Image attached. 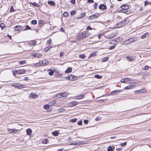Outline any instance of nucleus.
I'll return each instance as SVG.
<instances>
[{
	"mask_svg": "<svg viewBox=\"0 0 151 151\" xmlns=\"http://www.w3.org/2000/svg\"><path fill=\"white\" fill-rule=\"evenodd\" d=\"M116 35L114 32H107L104 34V36L107 38L111 39L114 37Z\"/></svg>",
	"mask_w": 151,
	"mask_h": 151,
	"instance_id": "1",
	"label": "nucleus"
},
{
	"mask_svg": "<svg viewBox=\"0 0 151 151\" xmlns=\"http://www.w3.org/2000/svg\"><path fill=\"white\" fill-rule=\"evenodd\" d=\"M127 19H125L124 20L118 22L116 24H115V27L116 28H118L121 27L122 26L124 25L125 24H126L127 23L126 22H127Z\"/></svg>",
	"mask_w": 151,
	"mask_h": 151,
	"instance_id": "2",
	"label": "nucleus"
},
{
	"mask_svg": "<svg viewBox=\"0 0 151 151\" xmlns=\"http://www.w3.org/2000/svg\"><path fill=\"white\" fill-rule=\"evenodd\" d=\"M12 85L14 87L18 88H24L26 87L25 86L17 83H12Z\"/></svg>",
	"mask_w": 151,
	"mask_h": 151,
	"instance_id": "3",
	"label": "nucleus"
},
{
	"mask_svg": "<svg viewBox=\"0 0 151 151\" xmlns=\"http://www.w3.org/2000/svg\"><path fill=\"white\" fill-rule=\"evenodd\" d=\"M90 35V34L87 32H84L82 33V35H81L80 38L82 39H84L88 37Z\"/></svg>",
	"mask_w": 151,
	"mask_h": 151,
	"instance_id": "4",
	"label": "nucleus"
},
{
	"mask_svg": "<svg viewBox=\"0 0 151 151\" xmlns=\"http://www.w3.org/2000/svg\"><path fill=\"white\" fill-rule=\"evenodd\" d=\"M78 104V102L76 101H71L68 103V107H72Z\"/></svg>",
	"mask_w": 151,
	"mask_h": 151,
	"instance_id": "5",
	"label": "nucleus"
},
{
	"mask_svg": "<svg viewBox=\"0 0 151 151\" xmlns=\"http://www.w3.org/2000/svg\"><path fill=\"white\" fill-rule=\"evenodd\" d=\"M15 73L18 74H22L26 73V70L24 69H19L18 70H14Z\"/></svg>",
	"mask_w": 151,
	"mask_h": 151,
	"instance_id": "6",
	"label": "nucleus"
},
{
	"mask_svg": "<svg viewBox=\"0 0 151 151\" xmlns=\"http://www.w3.org/2000/svg\"><path fill=\"white\" fill-rule=\"evenodd\" d=\"M132 81V79L129 78H126L124 79H122L121 80V82L122 83H127L129 81Z\"/></svg>",
	"mask_w": 151,
	"mask_h": 151,
	"instance_id": "7",
	"label": "nucleus"
},
{
	"mask_svg": "<svg viewBox=\"0 0 151 151\" xmlns=\"http://www.w3.org/2000/svg\"><path fill=\"white\" fill-rule=\"evenodd\" d=\"M99 16V14H94L89 17H88V19H93L94 18H98Z\"/></svg>",
	"mask_w": 151,
	"mask_h": 151,
	"instance_id": "8",
	"label": "nucleus"
},
{
	"mask_svg": "<svg viewBox=\"0 0 151 151\" xmlns=\"http://www.w3.org/2000/svg\"><path fill=\"white\" fill-rule=\"evenodd\" d=\"M32 55L34 57L40 58L42 56V55L41 53H33Z\"/></svg>",
	"mask_w": 151,
	"mask_h": 151,
	"instance_id": "9",
	"label": "nucleus"
},
{
	"mask_svg": "<svg viewBox=\"0 0 151 151\" xmlns=\"http://www.w3.org/2000/svg\"><path fill=\"white\" fill-rule=\"evenodd\" d=\"M129 41V43L130 44L132 42L137 40V39L136 37H133L128 39Z\"/></svg>",
	"mask_w": 151,
	"mask_h": 151,
	"instance_id": "10",
	"label": "nucleus"
},
{
	"mask_svg": "<svg viewBox=\"0 0 151 151\" xmlns=\"http://www.w3.org/2000/svg\"><path fill=\"white\" fill-rule=\"evenodd\" d=\"M42 66L47 65L48 62L46 60H44L40 61Z\"/></svg>",
	"mask_w": 151,
	"mask_h": 151,
	"instance_id": "11",
	"label": "nucleus"
},
{
	"mask_svg": "<svg viewBox=\"0 0 151 151\" xmlns=\"http://www.w3.org/2000/svg\"><path fill=\"white\" fill-rule=\"evenodd\" d=\"M84 94H79L76 97V99H82L84 96Z\"/></svg>",
	"mask_w": 151,
	"mask_h": 151,
	"instance_id": "12",
	"label": "nucleus"
},
{
	"mask_svg": "<svg viewBox=\"0 0 151 151\" xmlns=\"http://www.w3.org/2000/svg\"><path fill=\"white\" fill-rule=\"evenodd\" d=\"M99 8L100 9H106V5L101 4L99 6Z\"/></svg>",
	"mask_w": 151,
	"mask_h": 151,
	"instance_id": "13",
	"label": "nucleus"
},
{
	"mask_svg": "<svg viewBox=\"0 0 151 151\" xmlns=\"http://www.w3.org/2000/svg\"><path fill=\"white\" fill-rule=\"evenodd\" d=\"M22 27L21 26H16L14 27V29L16 31H19L21 30Z\"/></svg>",
	"mask_w": 151,
	"mask_h": 151,
	"instance_id": "14",
	"label": "nucleus"
},
{
	"mask_svg": "<svg viewBox=\"0 0 151 151\" xmlns=\"http://www.w3.org/2000/svg\"><path fill=\"white\" fill-rule=\"evenodd\" d=\"M48 3L51 6H55V2L53 1H48Z\"/></svg>",
	"mask_w": 151,
	"mask_h": 151,
	"instance_id": "15",
	"label": "nucleus"
},
{
	"mask_svg": "<svg viewBox=\"0 0 151 151\" xmlns=\"http://www.w3.org/2000/svg\"><path fill=\"white\" fill-rule=\"evenodd\" d=\"M17 130L13 129H8V131L9 132L12 133H15Z\"/></svg>",
	"mask_w": 151,
	"mask_h": 151,
	"instance_id": "16",
	"label": "nucleus"
},
{
	"mask_svg": "<svg viewBox=\"0 0 151 151\" xmlns=\"http://www.w3.org/2000/svg\"><path fill=\"white\" fill-rule=\"evenodd\" d=\"M120 92V90H116L114 91H112L111 93L112 95H116V93H119Z\"/></svg>",
	"mask_w": 151,
	"mask_h": 151,
	"instance_id": "17",
	"label": "nucleus"
},
{
	"mask_svg": "<svg viewBox=\"0 0 151 151\" xmlns=\"http://www.w3.org/2000/svg\"><path fill=\"white\" fill-rule=\"evenodd\" d=\"M75 76L73 75H71L69 76L68 79L72 81L75 79Z\"/></svg>",
	"mask_w": 151,
	"mask_h": 151,
	"instance_id": "18",
	"label": "nucleus"
},
{
	"mask_svg": "<svg viewBox=\"0 0 151 151\" xmlns=\"http://www.w3.org/2000/svg\"><path fill=\"white\" fill-rule=\"evenodd\" d=\"M36 42L35 41H33L29 43L30 46H33L35 45Z\"/></svg>",
	"mask_w": 151,
	"mask_h": 151,
	"instance_id": "19",
	"label": "nucleus"
},
{
	"mask_svg": "<svg viewBox=\"0 0 151 151\" xmlns=\"http://www.w3.org/2000/svg\"><path fill=\"white\" fill-rule=\"evenodd\" d=\"M26 132L27 134L28 135H30L32 132V130L30 129H28L26 130Z\"/></svg>",
	"mask_w": 151,
	"mask_h": 151,
	"instance_id": "20",
	"label": "nucleus"
},
{
	"mask_svg": "<svg viewBox=\"0 0 151 151\" xmlns=\"http://www.w3.org/2000/svg\"><path fill=\"white\" fill-rule=\"evenodd\" d=\"M114 147V146H112V147L111 146H109L107 148L108 151H113Z\"/></svg>",
	"mask_w": 151,
	"mask_h": 151,
	"instance_id": "21",
	"label": "nucleus"
},
{
	"mask_svg": "<svg viewBox=\"0 0 151 151\" xmlns=\"http://www.w3.org/2000/svg\"><path fill=\"white\" fill-rule=\"evenodd\" d=\"M127 59L130 61H132L134 60V58L133 57L127 56Z\"/></svg>",
	"mask_w": 151,
	"mask_h": 151,
	"instance_id": "22",
	"label": "nucleus"
},
{
	"mask_svg": "<svg viewBox=\"0 0 151 151\" xmlns=\"http://www.w3.org/2000/svg\"><path fill=\"white\" fill-rule=\"evenodd\" d=\"M61 93L62 98L64 97H66L68 95V93L66 92L63 93Z\"/></svg>",
	"mask_w": 151,
	"mask_h": 151,
	"instance_id": "23",
	"label": "nucleus"
},
{
	"mask_svg": "<svg viewBox=\"0 0 151 151\" xmlns=\"http://www.w3.org/2000/svg\"><path fill=\"white\" fill-rule=\"evenodd\" d=\"M121 8L124 9H128L129 7L127 5H122L121 6Z\"/></svg>",
	"mask_w": 151,
	"mask_h": 151,
	"instance_id": "24",
	"label": "nucleus"
},
{
	"mask_svg": "<svg viewBox=\"0 0 151 151\" xmlns=\"http://www.w3.org/2000/svg\"><path fill=\"white\" fill-rule=\"evenodd\" d=\"M37 95L34 93H31L30 95L29 96V98L30 97L33 98V99L35 98L37 96Z\"/></svg>",
	"mask_w": 151,
	"mask_h": 151,
	"instance_id": "25",
	"label": "nucleus"
},
{
	"mask_svg": "<svg viewBox=\"0 0 151 151\" xmlns=\"http://www.w3.org/2000/svg\"><path fill=\"white\" fill-rule=\"evenodd\" d=\"M96 52H92L90 55L89 58L94 56L96 54Z\"/></svg>",
	"mask_w": 151,
	"mask_h": 151,
	"instance_id": "26",
	"label": "nucleus"
},
{
	"mask_svg": "<svg viewBox=\"0 0 151 151\" xmlns=\"http://www.w3.org/2000/svg\"><path fill=\"white\" fill-rule=\"evenodd\" d=\"M55 98L56 99H58L62 98L61 93H60L57 94L56 96H55Z\"/></svg>",
	"mask_w": 151,
	"mask_h": 151,
	"instance_id": "27",
	"label": "nucleus"
},
{
	"mask_svg": "<svg viewBox=\"0 0 151 151\" xmlns=\"http://www.w3.org/2000/svg\"><path fill=\"white\" fill-rule=\"evenodd\" d=\"M72 69L71 68H69L65 71L66 73H69L71 71Z\"/></svg>",
	"mask_w": 151,
	"mask_h": 151,
	"instance_id": "28",
	"label": "nucleus"
},
{
	"mask_svg": "<svg viewBox=\"0 0 151 151\" xmlns=\"http://www.w3.org/2000/svg\"><path fill=\"white\" fill-rule=\"evenodd\" d=\"M146 91V89L145 88H143V89H142V90H139L137 91V92L138 93H143L145 91Z\"/></svg>",
	"mask_w": 151,
	"mask_h": 151,
	"instance_id": "29",
	"label": "nucleus"
},
{
	"mask_svg": "<svg viewBox=\"0 0 151 151\" xmlns=\"http://www.w3.org/2000/svg\"><path fill=\"white\" fill-rule=\"evenodd\" d=\"M48 74L49 75L51 76H52L54 73L53 71L51 70H48Z\"/></svg>",
	"mask_w": 151,
	"mask_h": 151,
	"instance_id": "30",
	"label": "nucleus"
},
{
	"mask_svg": "<svg viewBox=\"0 0 151 151\" xmlns=\"http://www.w3.org/2000/svg\"><path fill=\"white\" fill-rule=\"evenodd\" d=\"M56 102V101L55 100H53V101H52L51 102H50L49 103V104H50V105L52 106V105H53L54 104H55Z\"/></svg>",
	"mask_w": 151,
	"mask_h": 151,
	"instance_id": "31",
	"label": "nucleus"
},
{
	"mask_svg": "<svg viewBox=\"0 0 151 151\" xmlns=\"http://www.w3.org/2000/svg\"><path fill=\"white\" fill-rule=\"evenodd\" d=\"M77 120V119L76 118H74L72 119H70L69 120V121L70 122H75L76 120Z\"/></svg>",
	"mask_w": 151,
	"mask_h": 151,
	"instance_id": "32",
	"label": "nucleus"
},
{
	"mask_svg": "<svg viewBox=\"0 0 151 151\" xmlns=\"http://www.w3.org/2000/svg\"><path fill=\"white\" fill-rule=\"evenodd\" d=\"M86 16V13L83 12L81 14V17L78 18H81L84 17Z\"/></svg>",
	"mask_w": 151,
	"mask_h": 151,
	"instance_id": "33",
	"label": "nucleus"
},
{
	"mask_svg": "<svg viewBox=\"0 0 151 151\" xmlns=\"http://www.w3.org/2000/svg\"><path fill=\"white\" fill-rule=\"evenodd\" d=\"M50 108V106L49 105H45L44 106V108L46 110H47V111H48V109H49Z\"/></svg>",
	"mask_w": 151,
	"mask_h": 151,
	"instance_id": "34",
	"label": "nucleus"
},
{
	"mask_svg": "<svg viewBox=\"0 0 151 151\" xmlns=\"http://www.w3.org/2000/svg\"><path fill=\"white\" fill-rule=\"evenodd\" d=\"M129 44V41H128V39L124 42L123 43V45H127Z\"/></svg>",
	"mask_w": 151,
	"mask_h": 151,
	"instance_id": "35",
	"label": "nucleus"
},
{
	"mask_svg": "<svg viewBox=\"0 0 151 151\" xmlns=\"http://www.w3.org/2000/svg\"><path fill=\"white\" fill-rule=\"evenodd\" d=\"M52 134L55 136H57L58 135L59 133L58 131H55L52 132Z\"/></svg>",
	"mask_w": 151,
	"mask_h": 151,
	"instance_id": "36",
	"label": "nucleus"
},
{
	"mask_svg": "<svg viewBox=\"0 0 151 151\" xmlns=\"http://www.w3.org/2000/svg\"><path fill=\"white\" fill-rule=\"evenodd\" d=\"M48 140L47 139H44L42 141V143L43 144H47L48 143Z\"/></svg>",
	"mask_w": 151,
	"mask_h": 151,
	"instance_id": "37",
	"label": "nucleus"
},
{
	"mask_svg": "<svg viewBox=\"0 0 151 151\" xmlns=\"http://www.w3.org/2000/svg\"><path fill=\"white\" fill-rule=\"evenodd\" d=\"M34 66L35 67L42 66L41 63H40V61L37 63L35 64L34 65Z\"/></svg>",
	"mask_w": 151,
	"mask_h": 151,
	"instance_id": "38",
	"label": "nucleus"
},
{
	"mask_svg": "<svg viewBox=\"0 0 151 151\" xmlns=\"http://www.w3.org/2000/svg\"><path fill=\"white\" fill-rule=\"evenodd\" d=\"M148 35V33H145V34H144V35H142L141 36V37L142 39H144L146 37V36L147 35Z\"/></svg>",
	"mask_w": 151,
	"mask_h": 151,
	"instance_id": "39",
	"label": "nucleus"
},
{
	"mask_svg": "<svg viewBox=\"0 0 151 151\" xmlns=\"http://www.w3.org/2000/svg\"><path fill=\"white\" fill-rule=\"evenodd\" d=\"M108 59H109L108 57H106L102 59V62H106L108 60Z\"/></svg>",
	"mask_w": 151,
	"mask_h": 151,
	"instance_id": "40",
	"label": "nucleus"
},
{
	"mask_svg": "<svg viewBox=\"0 0 151 151\" xmlns=\"http://www.w3.org/2000/svg\"><path fill=\"white\" fill-rule=\"evenodd\" d=\"M132 87V86H128L124 88L126 90H127V89H131Z\"/></svg>",
	"mask_w": 151,
	"mask_h": 151,
	"instance_id": "41",
	"label": "nucleus"
},
{
	"mask_svg": "<svg viewBox=\"0 0 151 151\" xmlns=\"http://www.w3.org/2000/svg\"><path fill=\"white\" fill-rule=\"evenodd\" d=\"M0 27L2 29H3L5 28V24H4L2 23L0 24Z\"/></svg>",
	"mask_w": 151,
	"mask_h": 151,
	"instance_id": "42",
	"label": "nucleus"
},
{
	"mask_svg": "<svg viewBox=\"0 0 151 151\" xmlns=\"http://www.w3.org/2000/svg\"><path fill=\"white\" fill-rule=\"evenodd\" d=\"M19 63L20 65H23V64H26V63L25 60H23L22 61L19 62Z\"/></svg>",
	"mask_w": 151,
	"mask_h": 151,
	"instance_id": "43",
	"label": "nucleus"
},
{
	"mask_svg": "<svg viewBox=\"0 0 151 151\" xmlns=\"http://www.w3.org/2000/svg\"><path fill=\"white\" fill-rule=\"evenodd\" d=\"M64 17H68L69 15L68 13L67 12H64L63 14Z\"/></svg>",
	"mask_w": 151,
	"mask_h": 151,
	"instance_id": "44",
	"label": "nucleus"
},
{
	"mask_svg": "<svg viewBox=\"0 0 151 151\" xmlns=\"http://www.w3.org/2000/svg\"><path fill=\"white\" fill-rule=\"evenodd\" d=\"M79 57L81 59H83L85 58V55L84 54H81L79 55Z\"/></svg>",
	"mask_w": 151,
	"mask_h": 151,
	"instance_id": "45",
	"label": "nucleus"
},
{
	"mask_svg": "<svg viewBox=\"0 0 151 151\" xmlns=\"http://www.w3.org/2000/svg\"><path fill=\"white\" fill-rule=\"evenodd\" d=\"M94 77L95 78L98 79L101 78H102L101 76H100L98 74L95 75Z\"/></svg>",
	"mask_w": 151,
	"mask_h": 151,
	"instance_id": "46",
	"label": "nucleus"
},
{
	"mask_svg": "<svg viewBox=\"0 0 151 151\" xmlns=\"http://www.w3.org/2000/svg\"><path fill=\"white\" fill-rule=\"evenodd\" d=\"M76 12L75 11H72L70 12L71 15L73 16L75 15Z\"/></svg>",
	"mask_w": 151,
	"mask_h": 151,
	"instance_id": "47",
	"label": "nucleus"
},
{
	"mask_svg": "<svg viewBox=\"0 0 151 151\" xmlns=\"http://www.w3.org/2000/svg\"><path fill=\"white\" fill-rule=\"evenodd\" d=\"M31 23L32 24H37V21L36 20H33L31 21Z\"/></svg>",
	"mask_w": 151,
	"mask_h": 151,
	"instance_id": "48",
	"label": "nucleus"
},
{
	"mask_svg": "<svg viewBox=\"0 0 151 151\" xmlns=\"http://www.w3.org/2000/svg\"><path fill=\"white\" fill-rule=\"evenodd\" d=\"M127 144V142H125L124 143H122L121 144V145L122 147H123L125 146Z\"/></svg>",
	"mask_w": 151,
	"mask_h": 151,
	"instance_id": "49",
	"label": "nucleus"
},
{
	"mask_svg": "<svg viewBox=\"0 0 151 151\" xmlns=\"http://www.w3.org/2000/svg\"><path fill=\"white\" fill-rule=\"evenodd\" d=\"M65 110V109H63V108H61V109H58V111H59V112H62V111H64Z\"/></svg>",
	"mask_w": 151,
	"mask_h": 151,
	"instance_id": "50",
	"label": "nucleus"
},
{
	"mask_svg": "<svg viewBox=\"0 0 151 151\" xmlns=\"http://www.w3.org/2000/svg\"><path fill=\"white\" fill-rule=\"evenodd\" d=\"M31 29V27H29V26L27 25L25 27V29H24L25 30L29 29Z\"/></svg>",
	"mask_w": 151,
	"mask_h": 151,
	"instance_id": "51",
	"label": "nucleus"
},
{
	"mask_svg": "<svg viewBox=\"0 0 151 151\" xmlns=\"http://www.w3.org/2000/svg\"><path fill=\"white\" fill-rule=\"evenodd\" d=\"M149 68V67L147 66H145L143 68V70H147Z\"/></svg>",
	"mask_w": 151,
	"mask_h": 151,
	"instance_id": "52",
	"label": "nucleus"
},
{
	"mask_svg": "<svg viewBox=\"0 0 151 151\" xmlns=\"http://www.w3.org/2000/svg\"><path fill=\"white\" fill-rule=\"evenodd\" d=\"M98 4L95 2L93 4V6L95 9H96V7L98 6Z\"/></svg>",
	"mask_w": 151,
	"mask_h": 151,
	"instance_id": "53",
	"label": "nucleus"
},
{
	"mask_svg": "<svg viewBox=\"0 0 151 151\" xmlns=\"http://www.w3.org/2000/svg\"><path fill=\"white\" fill-rule=\"evenodd\" d=\"M51 40H48L47 42V44H49L51 43Z\"/></svg>",
	"mask_w": 151,
	"mask_h": 151,
	"instance_id": "54",
	"label": "nucleus"
},
{
	"mask_svg": "<svg viewBox=\"0 0 151 151\" xmlns=\"http://www.w3.org/2000/svg\"><path fill=\"white\" fill-rule=\"evenodd\" d=\"M78 124L79 125H81L82 124V121L81 120L79 121L78 122Z\"/></svg>",
	"mask_w": 151,
	"mask_h": 151,
	"instance_id": "55",
	"label": "nucleus"
},
{
	"mask_svg": "<svg viewBox=\"0 0 151 151\" xmlns=\"http://www.w3.org/2000/svg\"><path fill=\"white\" fill-rule=\"evenodd\" d=\"M75 0H72L70 1V2L73 4H75Z\"/></svg>",
	"mask_w": 151,
	"mask_h": 151,
	"instance_id": "56",
	"label": "nucleus"
},
{
	"mask_svg": "<svg viewBox=\"0 0 151 151\" xmlns=\"http://www.w3.org/2000/svg\"><path fill=\"white\" fill-rule=\"evenodd\" d=\"M88 2L89 3H93V2L94 1L93 0H87Z\"/></svg>",
	"mask_w": 151,
	"mask_h": 151,
	"instance_id": "57",
	"label": "nucleus"
},
{
	"mask_svg": "<svg viewBox=\"0 0 151 151\" xmlns=\"http://www.w3.org/2000/svg\"><path fill=\"white\" fill-rule=\"evenodd\" d=\"M84 122L86 124H87L88 122V120L86 119L84 120Z\"/></svg>",
	"mask_w": 151,
	"mask_h": 151,
	"instance_id": "58",
	"label": "nucleus"
},
{
	"mask_svg": "<svg viewBox=\"0 0 151 151\" xmlns=\"http://www.w3.org/2000/svg\"><path fill=\"white\" fill-rule=\"evenodd\" d=\"M64 54V53L63 52H61L60 53V57H61Z\"/></svg>",
	"mask_w": 151,
	"mask_h": 151,
	"instance_id": "59",
	"label": "nucleus"
},
{
	"mask_svg": "<svg viewBox=\"0 0 151 151\" xmlns=\"http://www.w3.org/2000/svg\"><path fill=\"white\" fill-rule=\"evenodd\" d=\"M23 80L27 81L28 80V78L27 77H25L24 78Z\"/></svg>",
	"mask_w": 151,
	"mask_h": 151,
	"instance_id": "60",
	"label": "nucleus"
},
{
	"mask_svg": "<svg viewBox=\"0 0 151 151\" xmlns=\"http://www.w3.org/2000/svg\"><path fill=\"white\" fill-rule=\"evenodd\" d=\"M116 150L118 151H120L122 150V148H117Z\"/></svg>",
	"mask_w": 151,
	"mask_h": 151,
	"instance_id": "61",
	"label": "nucleus"
},
{
	"mask_svg": "<svg viewBox=\"0 0 151 151\" xmlns=\"http://www.w3.org/2000/svg\"><path fill=\"white\" fill-rule=\"evenodd\" d=\"M47 48H45L44 49V50L45 52H46L47 50H49V49L48 48V49H47Z\"/></svg>",
	"mask_w": 151,
	"mask_h": 151,
	"instance_id": "62",
	"label": "nucleus"
},
{
	"mask_svg": "<svg viewBox=\"0 0 151 151\" xmlns=\"http://www.w3.org/2000/svg\"><path fill=\"white\" fill-rule=\"evenodd\" d=\"M92 29V28L91 27H90L89 26H88L87 27V29H88V30H89H89H91Z\"/></svg>",
	"mask_w": 151,
	"mask_h": 151,
	"instance_id": "63",
	"label": "nucleus"
},
{
	"mask_svg": "<svg viewBox=\"0 0 151 151\" xmlns=\"http://www.w3.org/2000/svg\"><path fill=\"white\" fill-rule=\"evenodd\" d=\"M60 31L62 32H64V29L62 28H61L60 29Z\"/></svg>",
	"mask_w": 151,
	"mask_h": 151,
	"instance_id": "64",
	"label": "nucleus"
}]
</instances>
